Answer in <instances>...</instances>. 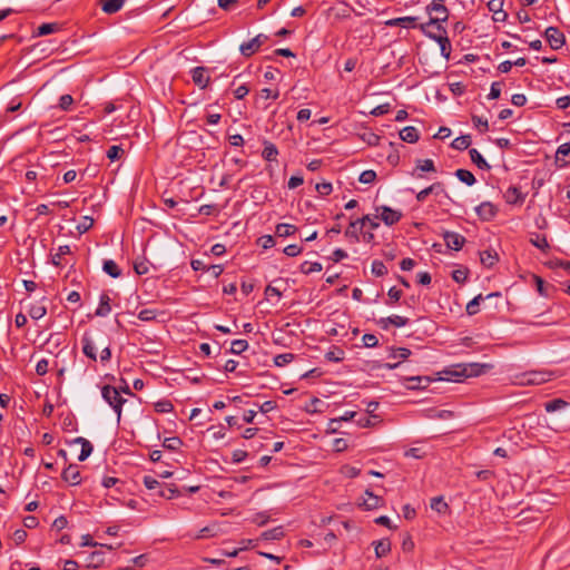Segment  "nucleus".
Masks as SVG:
<instances>
[{
  "label": "nucleus",
  "instance_id": "ea45409f",
  "mask_svg": "<svg viewBox=\"0 0 570 570\" xmlns=\"http://www.w3.org/2000/svg\"><path fill=\"white\" fill-rule=\"evenodd\" d=\"M178 494V489L174 484H166L159 490V497L171 499Z\"/></svg>",
  "mask_w": 570,
  "mask_h": 570
},
{
  "label": "nucleus",
  "instance_id": "2f4dec72",
  "mask_svg": "<svg viewBox=\"0 0 570 570\" xmlns=\"http://www.w3.org/2000/svg\"><path fill=\"white\" fill-rule=\"evenodd\" d=\"M481 263L487 267H492L498 262V255L492 250H484L480 254Z\"/></svg>",
  "mask_w": 570,
  "mask_h": 570
},
{
  "label": "nucleus",
  "instance_id": "bb28decb",
  "mask_svg": "<svg viewBox=\"0 0 570 570\" xmlns=\"http://www.w3.org/2000/svg\"><path fill=\"white\" fill-rule=\"evenodd\" d=\"M70 253L71 249L68 245L59 246L57 253L51 256V263L57 267L63 266L62 257Z\"/></svg>",
  "mask_w": 570,
  "mask_h": 570
},
{
  "label": "nucleus",
  "instance_id": "c03bdc74",
  "mask_svg": "<svg viewBox=\"0 0 570 570\" xmlns=\"http://www.w3.org/2000/svg\"><path fill=\"white\" fill-rule=\"evenodd\" d=\"M155 410L158 413H169L174 410V405L170 401L163 400L155 403Z\"/></svg>",
  "mask_w": 570,
  "mask_h": 570
},
{
  "label": "nucleus",
  "instance_id": "473e14b6",
  "mask_svg": "<svg viewBox=\"0 0 570 570\" xmlns=\"http://www.w3.org/2000/svg\"><path fill=\"white\" fill-rule=\"evenodd\" d=\"M322 268H323V266L321 263L307 262V261L303 262L299 267L301 272L306 275H308L311 273H315V272H321Z\"/></svg>",
  "mask_w": 570,
  "mask_h": 570
},
{
  "label": "nucleus",
  "instance_id": "7ed1b4c3",
  "mask_svg": "<svg viewBox=\"0 0 570 570\" xmlns=\"http://www.w3.org/2000/svg\"><path fill=\"white\" fill-rule=\"evenodd\" d=\"M101 396L106 403L114 410L117 415V422H120L122 405L126 399L121 396L120 391L111 385H104L101 387Z\"/></svg>",
  "mask_w": 570,
  "mask_h": 570
},
{
  "label": "nucleus",
  "instance_id": "4468645a",
  "mask_svg": "<svg viewBox=\"0 0 570 570\" xmlns=\"http://www.w3.org/2000/svg\"><path fill=\"white\" fill-rule=\"evenodd\" d=\"M409 323V318L400 315H392L389 317L381 318L379 324L382 328L387 330L390 325L395 327H403Z\"/></svg>",
  "mask_w": 570,
  "mask_h": 570
},
{
  "label": "nucleus",
  "instance_id": "603ef678",
  "mask_svg": "<svg viewBox=\"0 0 570 570\" xmlns=\"http://www.w3.org/2000/svg\"><path fill=\"white\" fill-rule=\"evenodd\" d=\"M416 168L422 171H435L434 161L432 159L419 160Z\"/></svg>",
  "mask_w": 570,
  "mask_h": 570
},
{
  "label": "nucleus",
  "instance_id": "aec40b11",
  "mask_svg": "<svg viewBox=\"0 0 570 570\" xmlns=\"http://www.w3.org/2000/svg\"><path fill=\"white\" fill-rule=\"evenodd\" d=\"M400 138L405 142L414 144L420 138L419 130L413 126L404 127L400 131Z\"/></svg>",
  "mask_w": 570,
  "mask_h": 570
},
{
  "label": "nucleus",
  "instance_id": "6e6552de",
  "mask_svg": "<svg viewBox=\"0 0 570 570\" xmlns=\"http://www.w3.org/2000/svg\"><path fill=\"white\" fill-rule=\"evenodd\" d=\"M61 478L69 485H78L81 483L80 470L77 464H69L61 473Z\"/></svg>",
  "mask_w": 570,
  "mask_h": 570
},
{
  "label": "nucleus",
  "instance_id": "b1692460",
  "mask_svg": "<svg viewBox=\"0 0 570 570\" xmlns=\"http://www.w3.org/2000/svg\"><path fill=\"white\" fill-rule=\"evenodd\" d=\"M278 156L277 147L271 141H264L262 157L267 161H276Z\"/></svg>",
  "mask_w": 570,
  "mask_h": 570
},
{
  "label": "nucleus",
  "instance_id": "f704fd0d",
  "mask_svg": "<svg viewBox=\"0 0 570 570\" xmlns=\"http://www.w3.org/2000/svg\"><path fill=\"white\" fill-rule=\"evenodd\" d=\"M431 509L436 511L438 513H445L449 505L444 501L443 497H435L431 500L430 504Z\"/></svg>",
  "mask_w": 570,
  "mask_h": 570
},
{
  "label": "nucleus",
  "instance_id": "a18cd8bd",
  "mask_svg": "<svg viewBox=\"0 0 570 570\" xmlns=\"http://www.w3.org/2000/svg\"><path fill=\"white\" fill-rule=\"evenodd\" d=\"M47 313V308L43 305H33L30 311L29 315L33 320H40Z\"/></svg>",
  "mask_w": 570,
  "mask_h": 570
},
{
  "label": "nucleus",
  "instance_id": "72a5a7b5",
  "mask_svg": "<svg viewBox=\"0 0 570 570\" xmlns=\"http://www.w3.org/2000/svg\"><path fill=\"white\" fill-rule=\"evenodd\" d=\"M471 145V137L469 135L456 137L451 146L456 150H464Z\"/></svg>",
  "mask_w": 570,
  "mask_h": 570
},
{
  "label": "nucleus",
  "instance_id": "5fc2aeb1",
  "mask_svg": "<svg viewBox=\"0 0 570 570\" xmlns=\"http://www.w3.org/2000/svg\"><path fill=\"white\" fill-rule=\"evenodd\" d=\"M452 278L456 283H464L468 279V269L459 268L452 272Z\"/></svg>",
  "mask_w": 570,
  "mask_h": 570
},
{
  "label": "nucleus",
  "instance_id": "6ab92c4d",
  "mask_svg": "<svg viewBox=\"0 0 570 570\" xmlns=\"http://www.w3.org/2000/svg\"><path fill=\"white\" fill-rule=\"evenodd\" d=\"M110 297L108 294L102 293L99 298V305L95 312L96 316L105 317L111 312Z\"/></svg>",
  "mask_w": 570,
  "mask_h": 570
},
{
  "label": "nucleus",
  "instance_id": "1a4fd4ad",
  "mask_svg": "<svg viewBox=\"0 0 570 570\" xmlns=\"http://www.w3.org/2000/svg\"><path fill=\"white\" fill-rule=\"evenodd\" d=\"M443 239L446 246L453 250H460L465 243L464 236L455 232H445Z\"/></svg>",
  "mask_w": 570,
  "mask_h": 570
},
{
  "label": "nucleus",
  "instance_id": "5701e85b",
  "mask_svg": "<svg viewBox=\"0 0 570 570\" xmlns=\"http://www.w3.org/2000/svg\"><path fill=\"white\" fill-rule=\"evenodd\" d=\"M365 495L366 498L363 500L362 502V505L366 509V510H373V509H376L379 508L382 502H383V499L379 495H375L373 494L372 492L370 491H366L365 492Z\"/></svg>",
  "mask_w": 570,
  "mask_h": 570
},
{
  "label": "nucleus",
  "instance_id": "09e8293b",
  "mask_svg": "<svg viewBox=\"0 0 570 570\" xmlns=\"http://www.w3.org/2000/svg\"><path fill=\"white\" fill-rule=\"evenodd\" d=\"M372 273L375 275V276H384L386 273H387V268L386 266L384 265L383 262L381 261H374L372 263Z\"/></svg>",
  "mask_w": 570,
  "mask_h": 570
},
{
  "label": "nucleus",
  "instance_id": "7c9ffc66",
  "mask_svg": "<svg viewBox=\"0 0 570 570\" xmlns=\"http://www.w3.org/2000/svg\"><path fill=\"white\" fill-rule=\"evenodd\" d=\"M455 176L460 181L466 184L468 186H472L476 181L474 175L468 169H458L455 171Z\"/></svg>",
  "mask_w": 570,
  "mask_h": 570
},
{
  "label": "nucleus",
  "instance_id": "c85d7f7f",
  "mask_svg": "<svg viewBox=\"0 0 570 570\" xmlns=\"http://www.w3.org/2000/svg\"><path fill=\"white\" fill-rule=\"evenodd\" d=\"M567 406H569V403L563 399H553L544 403V409L549 413L566 409Z\"/></svg>",
  "mask_w": 570,
  "mask_h": 570
},
{
  "label": "nucleus",
  "instance_id": "e433bc0d",
  "mask_svg": "<svg viewBox=\"0 0 570 570\" xmlns=\"http://www.w3.org/2000/svg\"><path fill=\"white\" fill-rule=\"evenodd\" d=\"M325 358L330 362H341L344 358V351L340 347H333L326 352Z\"/></svg>",
  "mask_w": 570,
  "mask_h": 570
},
{
  "label": "nucleus",
  "instance_id": "de8ad7c7",
  "mask_svg": "<svg viewBox=\"0 0 570 570\" xmlns=\"http://www.w3.org/2000/svg\"><path fill=\"white\" fill-rule=\"evenodd\" d=\"M124 154V149L120 147V146H111L108 150H107V157L111 160V161H116L118 159H120L121 155Z\"/></svg>",
  "mask_w": 570,
  "mask_h": 570
},
{
  "label": "nucleus",
  "instance_id": "f8f14e48",
  "mask_svg": "<svg viewBox=\"0 0 570 570\" xmlns=\"http://www.w3.org/2000/svg\"><path fill=\"white\" fill-rule=\"evenodd\" d=\"M244 549H245V547L238 548V549H233V550L223 549V550H219L217 558H203V560L205 562H208L214 566H220L225 562L224 557H236L238 554V552Z\"/></svg>",
  "mask_w": 570,
  "mask_h": 570
},
{
  "label": "nucleus",
  "instance_id": "e2e57ef3",
  "mask_svg": "<svg viewBox=\"0 0 570 570\" xmlns=\"http://www.w3.org/2000/svg\"><path fill=\"white\" fill-rule=\"evenodd\" d=\"M404 455L413 459H422L424 458L425 453L420 448H410L404 452Z\"/></svg>",
  "mask_w": 570,
  "mask_h": 570
},
{
  "label": "nucleus",
  "instance_id": "f3484780",
  "mask_svg": "<svg viewBox=\"0 0 570 570\" xmlns=\"http://www.w3.org/2000/svg\"><path fill=\"white\" fill-rule=\"evenodd\" d=\"M191 78L195 85L202 89L206 88L209 82V77L206 75V69L204 67L194 68L191 70Z\"/></svg>",
  "mask_w": 570,
  "mask_h": 570
},
{
  "label": "nucleus",
  "instance_id": "8fccbe9b",
  "mask_svg": "<svg viewBox=\"0 0 570 570\" xmlns=\"http://www.w3.org/2000/svg\"><path fill=\"white\" fill-rule=\"evenodd\" d=\"M410 355H411V351L409 348L399 347V348L392 350L390 357L406 360Z\"/></svg>",
  "mask_w": 570,
  "mask_h": 570
},
{
  "label": "nucleus",
  "instance_id": "f03ea898",
  "mask_svg": "<svg viewBox=\"0 0 570 570\" xmlns=\"http://www.w3.org/2000/svg\"><path fill=\"white\" fill-rule=\"evenodd\" d=\"M426 11L430 14L433 12L435 13V17H431L426 26H435L438 31L445 32L442 22H445L449 19V10L444 6V0H432L426 7ZM421 29L425 32V24H422Z\"/></svg>",
  "mask_w": 570,
  "mask_h": 570
},
{
  "label": "nucleus",
  "instance_id": "58836bf2",
  "mask_svg": "<svg viewBox=\"0 0 570 570\" xmlns=\"http://www.w3.org/2000/svg\"><path fill=\"white\" fill-rule=\"evenodd\" d=\"M183 444V441L177 436L166 438L164 440L163 446L167 450H178Z\"/></svg>",
  "mask_w": 570,
  "mask_h": 570
},
{
  "label": "nucleus",
  "instance_id": "393cba45",
  "mask_svg": "<svg viewBox=\"0 0 570 570\" xmlns=\"http://www.w3.org/2000/svg\"><path fill=\"white\" fill-rule=\"evenodd\" d=\"M102 269L106 274L111 276L112 278H117L121 276V269L117 265V263L112 259H106L102 265Z\"/></svg>",
  "mask_w": 570,
  "mask_h": 570
},
{
  "label": "nucleus",
  "instance_id": "dca6fc26",
  "mask_svg": "<svg viewBox=\"0 0 570 570\" xmlns=\"http://www.w3.org/2000/svg\"><path fill=\"white\" fill-rule=\"evenodd\" d=\"M525 196L521 193V190L515 187H509L504 193V199L508 204H522L524 202Z\"/></svg>",
  "mask_w": 570,
  "mask_h": 570
},
{
  "label": "nucleus",
  "instance_id": "052dcab7",
  "mask_svg": "<svg viewBox=\"0 0 570 570\" xmlns=\"http://www.w3.org/2000/svg\"><path fill=\"white\" fill-rule=\"evenodd\" d=\"M68 525V520L63 517V515H60L58 517L53 523H52V530L59 532L63 529H66Z\"/></svg>",
  "mask_w": 570,
  "mask_h": 570
},
{
  "label": "nucleus",
  "instance_id": "423d86ee",
  "mask_svg": "<svg viewBox=\"0 0 570 570\" xmlns=\"http://www.w3.org/2000/svg\"><path fill=\"white\" fill-rule=\"evenodd\" d=\"M376 212H380L379 218H381L387 226L396 224L402 218V213L400 210L393 209L389 206L377 207Z\"/></svg>",
  "mask_w": 570,
  "mask_h": 570
},
{
  "label": "nucleus",
  "instance_id": "a878e982",
  "mask_svg": "<svg viewBox=\"0 0 570 570\" xmlns=\"http://www.w3.org/2000/svg\"><path fill=\"white\" fill-rule=\"evenodd\" d=\"M469 155H470L471 161L473 164H475L480 169H484V170L490 169V165L487 163V160L483 158V156L475 148L470 149Z\"/></svg>",
  "mask_w": 570,
  "mask_h": 570
},
{
  "label": "nucleus",
  "instance_id": "6e6d98bb",
  "mask_svg": "<svg viewBox=\"0 0 570 570\" xmlns=\"http://www.w3.org/2000/svg\"><path fill=\"white\" fill-rule=\"evenodd\" d=\"M142 482L148 490H156L160 488V483L158 482V480L151 475H145Z\"/></svg>",
  "mask_w": 570,
  "mask_h": 570
},
{
  "label": "nucleus",
  "instance_id": "774afa93",
  "mask_svg": "<svg viewBox=\"0 0 570 570\" xmlns=\"http://www.w3.org/2000/svg\"><path fill=\"white\" fill-rule=\"evenodd\" d=\"M362 341L366 347H374L379 343V340L374 334H364Z\"/></svg>",
  "mask_w": 570,
  "mask_h": 570
},
{
  "label": "nucleus",
  "instance_id": "9d476101",
  "mask_svg": "<svg viewBox=\"0 0 570 570\" xmlns=\"http://www.w3.org/2000/svg\"><path fill=\"white\" fill-rule=\"evenodd\" d=\"M475 212L478 216L482 220H491L497 215V208L494 205L490 202H483L481 203L476 208Z\"/></svg>",
  "mask_w": 570,
  "mask_h": 570
},
{
  "label": "nucleus",
  "instance_id": "79ce46f5",
  "mask_svg": "<svg viewBox=\"0 0 570 570\" xmlns=\"http://www.w3.org/2000/svg\"><path fill=\"white\" fill-rule=\"evenodd\" d=\"M295 355L292 353L278 354L274 357V364L276 366H284L294 360Z\"/></svg>",
  "mask_w": 570,
  "mask_h": 570
},
{
  "label": "nucleus",
  "instance_id": "cd10ccee",
  "mask_svg": "<svg viewBox=\"0 0 570 570\" xmlns=\"http://www.w3.org/2000/svg\"><path fill=\"white\" fill-rule=\"evenodd\" d=\"M297 230V227L292 224H278L275 229V234L278 237H288L291 235H294Z\"/></svg>",
  "mask_w": 570,
  "mask_h": 570
},
{
  "label": "nucleus",
  "instance_id": "4be33fe9",
  "mask_svg": "<svg viewBox=\"0 0 570 570\" xmlns=\"http://www.w3.org/2000/svg\"><path fill=\"white\" fill-rule=\"evenodd\" d=\"M126 0H101V9L105 13L114 14L118 12Z\"/></svg>",
  "mask_w": 570,
  "mask_h": 570
},
{
  "label": "nucleus",
  "instance_id": "f257e3e1",
  "mask_svg": "<svg viewBox=\"0 0 570 570\" xmlns=\"http://www.w3.org/2000/svg\"><path fill=\"white\" fill-rule=\"evenodd\" d=\"M489 368H491V365L489 364H456L450 370L444 371V374L446 375L445 380L458 382L461 380V377L479 376L485 373Z\"/></svg>",
  "mask_w": 570,
  "mask_h": 570
},
{
  "label": "nucleus",
  "instance_id": "69168bd1",
  "mask_svg": "<svg viewBox=\"0 0 570 570\" xmlns=\"http://www.w3.org/2000/svg\"><path fill=\"white\" fill-rule=\"evenodd\" d=\"M73 104V98L70 95H62L59 99V107L62 110H68Z\"/></svg>",
  "mask_w": 570,
  "mask_h": 570
},
{
  "label": "nucleus",
  "instance_id": "864d4df0",
  "mask_svg": "<svg viewBox=\"0 0 570 570\" xmlns=\"http://www.w3.org/2000/svg\"><path fill=\"white\" fill-rule=\"evenodd\" d=\"M423 381L429 383L430 380L428 377H422V376L407 377L406 382L410 383V384H407V387L412 389V390L417 389Z\"/></svg>",
  "mask_w": 570,
  "mask_h": 570
},
{
  "label": "nucleus",
  "instance_id": "4d7b16f0",
  "mask_svg": "<svg viewBox=\"0 0 570 570\" xmlns=\"http://www.w3.org/2000/svg\"><path fill=\"white\" fill-rule=\"evenodd\" d=\"M303 250V247L302 246H298V245H295V244H292V245H288L284 248V254L289 256V257H295L297 255H299Z\"/></svg>",
  "mask_w": 570,
  "mask_h": 570
},
{
  "label": "nucleus",
  "instance_id": "49530a36",
  "mask_svg": "<svg viewBox=\"0 0 570 570\" xmlns=\"http://www.w3.org/2000/svg\"><path fill=\"white\" fill-rule=\"evenodd\" d=\"M376 179V173L372 169L364 170L361 173L358 180L362 184H372Z\"/></svg>",
  "mask_w": 570,
  "mask_h": 570
},
{
  "label": "nucleus",
  "instance_id": "13d9d810",
  "mask_svg": "<svg viewBox=\"0 0 570 570\" xmlns=\"http://www.w3.org/2000/svg\"><path fill=\"white\" fill-rule=\"evenodd\" d=\"M342 473L346 478L353 479V478H356L361 473V470L358 468H355L352 465H344V466H342Z\"/></svg>",
  "mask_w": 570,
  "mask_h": 570
},
{
  "label": "nucleus",
  "instance_id": "412c9836",
  "mask_svg": "<svg viewBox=\"0 0 570 570\" xmlns=\"http://www.w3.org/2000/svg\"><path fill=\"white\" fill-rule=\"evenodd\" d=\"M373 544L377 558H382L391 551V541L389 537H383L381 540L373 542Z\"/></svg>",
  "mask_w": 570,
  "mask_h": 570
},
{
  "label": "nucleus",
  "instance_id": "680f3d73",
  "mask_svg": "<svg viewBox=\"0 0 570 570\" xmlns=\"http://www.w3.org/2000/svg\"><path fill=\"white\" fill-rule=\"evenodd\" d=\"M316 190L318 194H321L322 196H327L332 193L333 190V187H332V184L331 183H318L316 185Z\"/></svg>",
  "mask_w": 570,
  "mask_h": 570
},
{
  "label": "nucleus",
  "instance_id": "2eb2a0df",
  "mask_svg": "<svg viewBox=\"0 0 570 570\" xmlns=\"http://www.w3.org/2000/svg\"><path fill=\"white\" fill-rule=\"evenodd\" d=\"M416 21V17H399L387 20L385 24L389 27L415 28Z\"/></svg>",
  "mask_w": 570,
  "mask_h": 570
},
{
  "label": "nucleus",
  "instance_id": "37998d69",
  "mask_svg": "<svg viewBox=\"0 0 570 570\" xmlns=\"http://www.w3.org/2000/svg\"><path fill=\"white\" fill-rule=\"evenodd\" d=\"M94 225V218H91L90 216H83L81 218V222L77 225V230L80 233V234H83L86 232H88Z\"/></svg>",
  "mask_w": 570,
  "mask_h": 570
},
{
  "label": "nucleus",
  "instance_id": "ddd939ff",
  "mask_svg": "<svg viewBox=\"0 0 570 570\" xmlns=\"http://www.w3.org/2000/svg\"><path fill=\"white\" fill-rule=\"evenodd\" d=\"M81 343H82V352H83V354L88 358H90L92 361H97V346L94 343V341L90 337V335L83 334V336L81 338Z\"/></svg>",
  "mask_w": 570,
  "mask_h": 570
},
{
  "label": "nucleus",
  "instance_id": "0e129e2a",
  "mask_svg": "<svg viewBox=\"0 0 570 570\" xmlns=\"http://www.w3.org/2000/svg\"><path fill=\"white\" fill-rule=\"evenodd\" d=\"M501 95V82L494 81L491 85L489 99H498Z\"/></svg>",
  "mask_w": 570,
  "mask_h": 570
},
{
  "label": "nucleus",
  "instance_id": "c756f323",
  "mask_svg": "<svg viewBox=\"0 0 570 570\" xmlns=\"http://www.w3.org/2000/svg\"><path fill=\"white\" fill-rule=\"evenodd\" d=\"M87 561L88 566L97 568L105 562V552L102 550H95L88 556Z\"/></svg>",
  "mask_w": 570,
  "mask_h": 570
},
{
  "label": "nucleus",
  "instance_id": "3c124183",
  "mask_svg": "<svg viewBox=\"0 0 570 570\" xmlns=\"http://www.w3.org/2000/svg\"><path fill=\"white\" fill-rule=\"evenodd\" d=\"M531 244L541 250H546L549 247L548 240L546 236L537 235L534 238H531Z\"/></svg>",
  "mask_w": 570,
  "mask_h": 570
},
{
  "label": "nucleus",
  "instance_id": "a211bd4d",
  "mask_svg": "<svg viewBox=\"0 0 570 570\" xmlns=\"http://www.w3.org/2000/svg\"><path fill=\"white\" fill-rule=\"evenodd\" d=\"M72 444H80L81 450L78 455L79 461H85L92 452L94 446L92 444L85 438L78 436L73 440Z\"/></svg>",
  "mask_w": 570,
  "mask_h": 570
},
{
  "label": "nucleus",
  "instance_id": "a19ab883",
  "mask_svg": "<svg viewBox=\"0 0 570 570\" xmlns=\"http://www.w3.org/2000/svg\"><path fill=\"white\" fill-rule=\"evenodd\" d=\"M248 348V343L246 340H234L232 342L230 352L233 354H240Z\"/></svg>",
  "mask_w": 570,
  "mask_h": 570
},
{
  "label": "nucleus",
  "instance_id": "338daca9",
  "mask_svg": "<svg viewBox=\"0 0 570 570\" xmlns=\"http://www.w3.org/2000/svg\"><path fill=\"white\" fill-rule=\"evenodd\" d=\"M451 50H452V47H451L450 40H444L443 43L440 46V51H441V56L445 60L450 59Z\"/></svg>",
  "mask_w": 570,
  "mask_h": 570
},
{
  "label": "nucleus",
  "instance_id": "4c0bfd02",
  "mask_svg": "<svg viewBox=\"0 0 570 570\" xmlns=\"http://www.w3.org/2000/svg\"><path fill=\"white\" fill-rule=\"evenodd\" d=\"M58 30H59L58 23H55V22L53 23H42L41 26L38 27L37 35L38 36H47V35L53 33Z\"/></svg>",
  "mask_w": 570,
  "mask_h": 570
},
{
  "label": "nucleus",
  "instance_id": "39448f33",
  "mask_svg": "<svg viewBox=\"0 0 570 570\" xmlns=\"http://www.w3.org/2000/svg\"><path fill=\"white\" fill-rule=\"evenodd\" d=\"M268 39L266 35L259 33L253 39L243 42L239 46V51L244 57L253 56Z\"/></svg>",
  "mask_w": 570,
  "mask_h": 570
},
{
  "label": "nucleus",
  "instance_id": "0eeeda50",
  "mask_svg": "<svg viewBox=\"0 0 570 570\" xmlns=\"http://www.w3.org/2000/svg\"><path fill=\"white\" fill-rule=\"evenodd\" d=\"M544 36L553 50H558L564 45V35L556 27L547 28Z\"/></svg>",
  "mask_w": 570,
  "mask_h": 570
},
{
  "label": "nucleus",
  "instance_id": "bf43d9fd",
  "mask_svg": "<svg viewBox=\"0 0 570 570\" xmlns=\"http://www.w3.org/2000/svg\"><path fill=\"white\" fill-rule=\"evenodd\" d=\"M155 317H156V311H154V309L146 308V309H141L138 313V318L144 322L153 321V320H155Z\"/></svg>",
  "mask_w": 570,
  "mask_h": 570
},
{
  "label": "nucleus",
  "instance_id": "c9c22d12",
  "mask_svg": "<svg viewBox=\"0 0 570 570\" xmlns=\"http://www.w3.org/2000/svg\"><path fill=\"white\" fill-rule=\"evenodd\" d=\"M484 299V297L482 296V294H479L476 295L473 299H471L468 304H466V313L469 315H475L479 313L480 308V303Z\"/></svg>",
  "mask_w": 570,
  "mask_h": 570
},
{
  "label": "nucleus",
  "instance_id": "20e7f679",
  "mask_svg": "<svg viewBox=\"0 0 570 570\" xmlns=\"http://www.w3.org/2000/svg\"><path fill=\"white\" fill-rule=\"evenodd\" d=\"M552 373L547 371H529L514 376L513 383L520 386L540 385L551 381Z\"/></svg>",
  "mask_w": 570,
  "mask_h": 570
},
{
  "label": "nucleus",
  "instance_id": "9b49d317",
  "mask_svg": "<svg viewBox=\"0 0 570 570\" xmlns=\"http://www.w3.org/2000/svg\"><path fill=\"white\" fill-rule=\"evenodd\" d=\"M366 220H370V215H365L362 218L351 222L350 226L345 230V236L358 240V232H361V229L365 226Z\"/></svg>",
  "mask_w": 570,
  "mask_h": 570
}]
</instances>
